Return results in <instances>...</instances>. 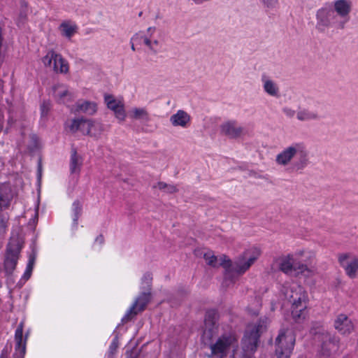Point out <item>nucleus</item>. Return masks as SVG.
I'll return each mask as SVG.
<instances>
[{"mask_svg": "<svg viewBox=\"0 0 358 358\" xmlns=\"http://www.w3.org/2000/svg\"><path fill=\"white\" fill-rule=\"evenodd\" d=\"M52 104L50 100H43L40 105L41 117H46L51 109Z\"/></svg>", "mask_w": 358, "mask_h": 358, "instance_id": "obj_38", "label": "nucleus"}, {"mask_svg": "<svg viewBox=\"0 0 358 358\" xmlns=\"http://www.w3.org/2000/svg\"><path fill=\"white\" fill-rule=\"evenodd\" d=\"M334 10L331 7H323L317 10L316 13V29L319 32L323 33L329 27L331 20L336 18Z\"/></svg>", "mask_w": 358, "mask_h": 358, "instance_id": "obj_7", "label": "nucleus"}, {"mask_svg": "<svg viewBox=\"0 0 358 358\" xmlns=\"http://www.w3.org/2000/svg\"><path fill=\"white\" fill-rule=\"evenodd\" d=\"M57 57V65L59 64V68H58V71L61 73H66L69 71V64L62 57L60 54H58Z\"/></svg>", "mask_w": 358, "mask_h": 358, "instance_id": "obj_39", "label": "nucleus"}, {"mask_svg": "<svg viewBox=\"0 0 358 358\" xmlns=\"http://www.w3.org/2000/svg\"><path fill=\"white\" fill-rule=\"evenodd\" d=\"M262 2L267 7H273L274 6L275 1V0H262Z\"/></svg>", "mask_w": 358, "mask_h": 358, "instance_id": "obj_49", "label": "nucleus"}, {"mask_svg": "<svg viewBox=\"0 0 358 358\" xmlns=\"http://www.w3.org/2000/svg\"><path fill=\"white\" fill-rule=\"evenodd\" d=\"M131 50H132L133 51H135V50H136V49H135V47H134V43H133L132 42H131Z\"/></svg>", "mask_w": 358, "mask_h": 358, "instance_id": "obj_58", "label": "nucleus"}, {"mask_svg": "<svg viewBox=\"0 0 358 358\" xmlns=\"http://www.w3.org/2000/svg\"><path fill=\"white\" fill-rule=\"evenodd\" d=\"M190 120V115L182 110H178L176 113L172 115L170 117V122L174 127H186Z\"/></svg>", "mask_w": 358, "mask_h": 358, "instance_id": "obj_18", "label": "nucleus"}, {"mask_svg": "<svg viewBox=\"0 0 358 358\" xmlns=\"http://www.w3.org/2000/svg\"><path fill=\"white\" fill-rule=\"evenodd\" d=\"M12 348V345H10L8 348V345H6L3 349L1 350L0 358H8L10 350Z\"/></svg>", "mask_w": 358, "mask_h": 358, "instance_id": "obj_46", "label": "nucleus"}, {"mask_svg": "<svg viewBox=\"0 0 358 358\" xmlns=\"http://www.w3.org/2000/svg\"><path fill=\"white\" fill-rule=\"evenodd\" d=\"M127 358H138V354L134 353L132 351L127 352Z\"/></svg>", "mask_w": 358, "mask_h": 358, "instance_id": "obj_51", "label": "nucleus"}, {"mask_svg": "<svg viewBox=\"0 0 358 358\" xmlns=\"http://www.w3.org/2000/svg\"><path fill=\"white\" fill-rule=\"evenodd\" d=\"M23 329L24 322H20L17 325L15 332V352L13 354V358H24L26 353V343L27 339L29 334V331L25 333L24 338L23 339Z\"/></svg>", "mask_w": 358, "mask_h": 358, "instance_id": "obj_8", "label": "nucleus"}, {"mask_svg": "<svg viewBox=\"0 0 358 358\" xmlns=\"http://www.w3.org/2000/svg\"><path fill=\"white\" fill-rule=\"evenodd\" d=\"M345 358V357H344Z\"/></svg>", "mask_w": 358, "mask_h": 358, "instance_id": "obj_63", "label": "nucleus"}, {"mask_svg": "<svg viewBox=\"0 0 358 358\" xmlns=\"http://www.w3.org/2000/svg\"><path fill=\"white\" fill-rule=\"evenodd\" d=\"M218 326L203 325V332L201 336V341L205 346H209L213 343V339L217 335Z\"/></svg>", "mask_w": 358, "mask_h": 358, "instance_id": "obj_21", "label": "nucleus"}, {"mask_svg": "<svg viewBox=\"0 0 358 358\" xmlns=\"http://www.w3.org/2000/svg\"><path fill=\"white\" fill-rule=\"evenodd\" d=\"M236 341V339L232 335L222 334L215 343H213L208 346L211 350L210 356H217L219 358L225 357L230 347Z\"/></svg>", "mask_w": 358, "mask_h": 358, "instance_id": "obj_5", "label": "nucleus"}, {"mask_svg": "<svg viewBox=\"0 0 358 358\" xmlns=\"http://www.w3.org/2000/svg\"><path fill=\"white\" fill-rule=\"evenodd\" d=\"M141 292H152V275L150 272H146L144 273L141 278Z\"/></svg>", "mask_w": 358, "mask_h": 358, "instance_id": "obj_31", "label": "nucleus"}, {"mask_svg": "<svg viewBox=\"0 0 358 358\" xmlns=\"http://www.w3.org/2000/svg\"><path fill=\"white\" fill-rule=\"evenodd\" d=\"M82 166V158L78 155L76 148L71 149V160H70V172L71 173H79Z\"/></svg>", "mask_w": 358, "mask_h": 358, "instance_id": "obj_23", "label": "nucleus"}, {"mask_svg": "<svg viewBox=\"0 0 358 358\" xmlns=\"http://www.w3.org/2000/svg\"><path fill=\"white\" fill-rule=\"evenodd\" d=\"M8 221V214L3 213V211H0V236L4 235L6 233Z\"/></svg>", "mask_w": 358, "mask_h": 358, "instance_id": "obj_36", "label": "nucleus"}, {"mask_svg": "<svg viewBox=\"0 0 358 358\" xmlns=\"http://www.w3.org/2000/svg\"><path fill=\"white\" fill-rule=\"evenodd\" d=\"M58 53H57L53 50H50L48 52L47 55L43 57L42 61L45 66H50L52 64H53V69L57 73L58 71V66H57V57Z\"/></svg>", "mask_w": 358, "mask_h": 358, "instance_id": "obj_28", "label": "nucleus"}, {"mask_svg": "<svg viewBox=\"0 0 358 358\" xmlns=\"http://www.w3.org/2000/svg\"><path fill=\"white\" fill-rule=\"evenodd\" d=\"M321 341V349L320 354L325 357H329L333 352L338 350L340 338L334 334L328 331L323 332L320 335Z\"/></svg>", "mask_w": 358, "mask_h": 358, "instance_id": "obj_6", "label": "nucleus"}, {"mask_svg": "<svg viewBox=\"0 0 358 358\" xmlns=\"http://www.w3.org/2000/svg\"><path fill=\"white\" fill-rule=\"evenodd\" d=\"M236 122L235 121H228L223 123L220 126L221 133L229 138L234 139L238 138L243 132V127H236Z\"/></svg>", "mask_w": 358, "mask_h": 358, "instance_id": "obj_16", "label": "nucleus"}, {"mask_svg": "<svg viewBox=\"0 0 358 358\" xmlns=\"http://www.w3.org/2000/svg\"><path fill=\"white\" fill-rule=\"evenodd\" d=\"M293 271L296 272V275H303L305 277H309L312 273L311 270L305 264L299 262H293Z\"/></svg>", "mask_w": 358, "mask_h": 358, "instance_id": "obj_32", "label": "nucleus"}, {"mask_svg": "<svg viewBox=\"0 0 358 358\" xmlns=\"http://www.w3.org/2000/svg\"><path fill=\"white\" fill-rule=\"evenodd\" d=\"M60 28H61L62 34L64 36L70 38L76 32L77 26L76 25H70L66 22H62L60 25Z\"/></svg>", "mask_w": 358, "mask_h": 358, "instance_id": "obj_35", "label": "nucleus"}, {"mask_svg": "<svg viewBox=\"0 0 358 358\" xmlns=\"http://www.w3.org/2000/svg\"><path fill=\"white\" fill-rule=\"evenodd\" d=\"M280 269L285 273H289L293 271V263H291L288 259H284L280 264Z\"/></svg>", "mask_w": 358, "mask_h": 358, "instance_id": "obj_43", "label": "nucleus"}, {"mask_svg": "<svg viewBox=\"0 0 358 358\" xmlns=\"http://www.w3.org/2000/svg\"><path fill=\"white\" fill-rule=\"evenodd\" d=\"M142 15H143V12H142V11H141V12L138 13V16H139V17H141V16H142Z\"/></svg>", "mask_w": 358, "mask_h": 358, "instance_id": "obj_61", "label": "nucleus"}, {"mask_svg": "<svg viewBox=\"0 0 358 358\" xmlns=\"http://www.w3.org/2000/svg\"><path fill=\"white\" fill-rule=\"evenodd\" d=\"M133 318L132 316L129 315L127 313L124 315V317L122 319V322L123 323L128 322L129 321L131 320Z\"/></svg>", "mask_w": 358, "mask_h": 358, "instance_id": "obj_50", "label": "nucleus"}, {"mask_svg": "<svg viewBox=\"0 0 358 358\" xmlns=\"http://www.w3.org/2000/svg\"><path fill=\"white\" fill-rule=\"evenodd\" d=\"M157 187L159 189L164 190L166 193L172 194L178 191L176 186L166 184L164 182H158Z\"/></svg>", "mask_w": 358, "mask_h": 358, "instance_id": "obj_41", "label": "nucleus"}, {"mask_svg": "<svg viewBox=\"0 0 358 358\" xmlns=\"http://www.w3.org/2000/svg\"><path fill=\"white\" fill-rule=\"evenodd\" d=\"M140 312L141 311L138 310V306L137 305V301H134L127 313L134 317Z\"/></svg>", "mask_w": 358, "mask_h": 358, "instance_id": "obj_45", "label": "nucleus"}, {"mask_svg": "<svg viewBox=\"0 0 358 358\" xmlns=\"http://www.w3.org/2000/svg\"><path fill=\"white\" fill-rule=\"evenodd\" d=\"M94 126V121L84 117L73 119L70 126V130L72 133L78 131L82 132L83 135H91V129Z\"/></svg>", "mask_w": 358, "mask_h": 358, "instance_id": "obj_11", "label": "nucleus"}, {"mask_svg": "<svg viewBox=\"0 0 358 358\" xmlns=\"http://www.w3.org/2000/svg\"><path fill=\"white\" fill-rule=\"evenodd\" d=\"M350 19V17H347L345 18H343V20H341L338 22L336 23V28L338 29H343L345 26V23L348 22Z\"/></svg>", "mask_w": 358, "mask_h": 358, "instance_id": "obj_47", "label": "nucleus"}, {"mask_svg": "<svg viewBox=\"0 0 358 358\" xmlns=\"http://www.w3.org/2000/svg\"><path fill=\"white\" fill-rule=\"evenodd\" d=\"M30 142L27 145V150L30 154H34L40 148V142L36 134H30Z\"/></svg>", "mask_w": 358, "mask_h": 358, "instance_id": "obj_34", "label": "nucleus"}, {"mask_svg": "<svg viewBox=\"0 0 358 358\" xmlns=\"http://www.w3.org/2000/svg\"><path fill=\"white\" fill-rule=\"evenodd\" d=\"M36 259V251L33 249L29 255V260L27 264L26 270L22 276V280L27 281L28 280L32 274L34 266Z\"/></svg>", "mask_w": 358, "mask_h": 358, "instance_id": "obj_24", "label": "nucleus"}, {"mask_svg": "<svg viewBox=\"0 0 358 358\" xmlns=\"http://www.w3.org/2000/svg\"><path fill=\"white\" fill-rule=\"evenodd\" d=\"M299 145V143H295L279 153L275 159L277 164L283 166L288 164L292 159L296 155Z\"/></svg>", "mask_w": 358, "mask_h": 358, "instance_id": "obj_15", "label": "nucleus"}, {"mask_svg": "<svg viewBox=\"0 0 358 358\" xmlns=\"http://www.w3.org/2000/svg\"><path fill=\"white\" fill-rule=\"evenodd\" d=\"M119 346V338L118 333H116L115 336L114 337L112 343L109 346L108 350V357H113L117 352V349Z\"/></svg>", "mask_w": 358, "mask_h": 358, "instance_id": "obj_42", "label": "nucleus"}, {"mask_svg": "<svg viewBox=\"0 0 358 358\" xmlns=\"http://www.w3.org/2000/svg\"><path fill=\"white\" fill-rule=\"evenodd\" d=\"M203 258L207 261V264L213 268L221 266L220 265V262L217 264V257L214 255H210L209 252H207L204 254Z\"/></svg>", "mask_w": 358, "mask_h": 358, "instance_id": "obj_40", "label": "nucleus"}, {"mask_svg": "<svg viewBox=\"0 0 358 358\" xmlns=\"http://www.w3.org/2000/svg\"><path fill=\"white\" fill-rule=\"evenodd\" d=\"M152 293L141 292L134 301H137L138 310L143 311L151 301Z\"/></svg>", "mask_w": 358, "mask_h": 358, "instance_id": "obj_29", "label": "nucleus"}, {"mask_svg": "<svg viewBox=\"0 0 358 358\" xmlns=\"http://www.w3.org/2000/svg\"><path fill=\"white\" fill-rule=\"evenodd\" d=\"M140 312L141 311L138 310V306L137 305V301H134L127 313L134 317Z\"/></svg>", "mask_w": 358, "mask_h": 358, "instance_id": "obj_44", "label": "nucleus"}, {"mask_svg": "<svg viewBox=\"0 0 358 358\" xmlns=\"http://www.w3.org/2000/svg\"><path fill=\"white\" fill-rule=\"evenodd\" d=\"M296 155L297 157L296 160L293 164V166L297 171L302 170L306 167L309 163L308 151L302 143H299Z\"/></svg>", "mask_w": 358, "mask_h": 358, "instance_id": "obj_17", "label": "nucleus"}, {"mask_svg": "<svg viewBox=\"0 0 358 358\" xmlns=\"http://www.w3.org/2000/svg\"><path fill=\"white\" fill-rule=\"evenodd\" d=\"M72 210H73V224L72 227L73 229H77L78 224V219L82 215L83 212V205L81 202L76 199L73 201L72 204Z\"/></svg>", "mask_w": 358, "mask_h": 358, "instance_id": "obj_26", "label": "nucleus"}, {"mask_svg": "<svg viewBox=\"0 0 358 358\" xmlns=\"http://www.w3.org/2000/svg\"><path fill=\"white\" fill-rule=\"evenodd\" d=\"M14 192L9 182H0V211L9 208Z\"/></svg>", "mask_w": 358, "mask_h": 358, "instance_id": "obj_9", "label": "nucleus"}, {"mask_svg": "<svg viewBox=\"0 0 358 358\" xmlns=\"http://www.w3.org/2000/svg\"><path fill=\"white\" fill-rule=\"evenodd\" d=\"M8 127H6V129H5V133H8Z\"/></svg>", "mask_w": 358, "mask_h": 358, "instance_id": "obj_62", "label": "nucleus"}, {"mask_svg": "<svg viewBox=\"0 0 358 358\" xmlns=\"http://www.w3.org/2000/svg\"><path fill=\"white\" fill-rule=\"evenodd\" d=\"M13 122H14V120H13V117H9L8 120V124L9 126H11L12 124H13Z\"/></svg>", "mask_w": 358, "mask_h": 358, "instance_id": "obj_56", "label": "nucleus"}, {"mask_svg": "<svg viewBox=\"0 0 358 358\" xmlns=\"http://www.w3.org/2000/svg\"><path fill=\"white\" fill-rule=\"evenodd\" d=\"M41 169H42L41 161V159H39L38 164V172L39 178H41Z\"/></svg>", "mask_w": 358, "mask_h": 358, "instance_id": "obj_54", "label": "nucleus"}, {"mask_svg": "<svg viewBox=\"0 0 358 358\" xmlns=\"http://www.w3.org/2000/svg\"><path fill=\"white\" fill-rule=\"evenodd\" d=\"M218 326L203 325V332L201 336V341L205 346H209L213 343V339L217 335Z\"/></svg>", "mask_w": 358, "mask_h": 358, "instance_id": "obj_20", "label": "nucleus"}, {"mask_svg": "<svg viewBox=\"0 0 358 358\" xmlns=\"http://www.w3.org/2000/svg\"><path fill=\"white\" fill-rule=\"evenodd\" d=\"M96 241L99 242L100 244L103 243L104 241V238L102 234L99 235L96 238Z\"/></svg>", "mask_w": 358, "mask_h": 358, "instance_id": "obj_53", "label": "nucleus"}, {"mask_svg": "<svg viewBox=\"0 0 358 358\" xmlns=\"http://www.w3.org/2000/svg\"><path fill=\"white\" fill-rule=\"evenodd\" d=\"M349 258L348 253H343L338 255V263L343 267L346 274L350 278H354L356 277L358 271V259L355 258L350 263L346 264V260Z\"/></svg>", "mask_w": 358, "mask_h": 358, "instance_id": "obj_13", "label": "nucleus"}, {"mask_svg": "<svg viewBox=\"0 0 358 358\" xmlns=\"http://www.w3.org/2000/svg\"><path fill=\"white\" fill-rule=\"evenodd\" d=\"M267 318L260 317L251 328L245 330L242 338L241 358H254L262 334L266 331Z\"/></svg>", "mask_w": 358, "mask_h": 358, "instance_id": "obj_2", "label": "nucleus"}, {"mask_svg": "<svg viewBox=\"0 0 358 358\" xmlns=\"http://www.w3.org/2000/svg\"><path fill=\"white\" fill-rule=\"evenodd\" d=\"M130 117L132 119L141 120L145 122H149L150 120L148 111L144 108H134L131 111V114H130Z\"/></svg>", "mask_w": 358, "mask_h": 358, "instance_id": "obj_30", "label": "nucleus"}, {"mask_svg": "<svg viewBox=\"0 0 358 358\" xmlns=\"http://www.w3.org/2000/svg\"><path fill=\"white\" fill-rule=\"evenodd\" d=\"M155 30V27H150L148 29V31L150 32V31H154Z\"/></svg>", "mask_w": 358, "mask_h": 358, "instance_id": "obj_57", "label": "nucleus"}, {"mask_svg": "<svg viewBox=\"0 0 358 358\" xmlns=\"http://www.w3.org/2000/svg\"><path fill=\"white\" fill-rule=\"evenodd\" d=\"M288 300L292 303L291 308H298L307 306L308 298L306 292L299 287L295 290L292 289V294L288 296Z\"/></svg>", "mask_w": 358, "mask_h": 358, "instance_id": "obj_12", "label": "nucleus"}, {"mask_svg": "<svg viewBox=\"0 0 358 358\" xmlns=\"http://www.w3.org/2000/svg\"><path fill=\"white\" fill-rule=\"evenodd\" d=\"M335 329L341 334H349L353 329V324L345 314H340L334 320Z\"/></svg>", "mask_w": 358, "mask_h": 358, "instance_id": "obj_14", "label": "nucleus"}, {"mask_svg": "<svg viewBox=\"0 0 358 358\" xmlns=\"http://www.w3.org/2000/svg\"><path fill=\"white\" fill-rule=\"evenodd\" d=\"M219 319V314L216 309H208L206 311L204 317V324L209 326H218L217 320Z\"/></svg>", "mask_w": 358, "mask_h": 358, "instance_id": "obj_25", "label": "nucleus"}, {"mask_svg": "<svg viewBox=\"0 0 358 358\" xmlns=\"http://www.w3.org/2000/svg\"><path fill=\"white\" fill-rule=\"evenodd\" d=\"M295 334L287 329H280L275 338L277 358H290L295 345Z\"/></svg>", "mask_w": 358, "mask_h": 358, "instance_id": "obj_4", "label": "nucleus"}, {"mask_svg": "<svg viewBox=\"0 0 358 358\" xmlns=\"http://www.w3.org/2000/svg\"><path fill=\"white\" fill-rule=\"evenodd\" d=\"M264 90L266 93L271 96H277L278 88L276 85L271 80H268L264 85Z\"/></svg>", "mask_w": 358, "mask_h": 358, "instance_id": "obj_37", "label": "nucleus"}, {"mask_svg": "<svg viewBox=\"0 0 358 358\" xmlns=\"http://www.w3.org/2000/svg\"><path fill=\"white\" fill-rule=\"evenodd\" d=\"M24 244V238L21 234L17 233L12 234L6 245L3 256V272L8 285L15 282L13 274L17 268Z\"/></svg>", "mask_w": 358, "mask_h": 358, "instance_id": "obj_1", "label": "nucleus"}, {"mask_svg": "<svg viewBox=\"0 0 358 358\" xmlns=\"http://www.w3.org/2000/svg\"><path fill=\"white\" fill-rule=\"evenodd\" d=\"M68 94H69L68 90H64V91L62 92L61 93H59V98H60V99H63V98H64V97H65Z\"/></svg>", "mask_w": 358, "mask_h": 358, "instance_id": "obj_55", "label": "nucleus"}, {"mask_svg": "<svg viewBox=\"0 0 358 358\" xmlns=\"http://www.w3.org/2000/svg\"><path fill=\"white\" fill-rule=\"evenodd\" d=\"M283 112L285 113V115L289 117H292L294 114L295 111L291 108H283Z\"/></svg>", "mask_w": 358, "mask_h": 358, "instance_id": "obj_48", "label": "nucleus"}, {"mask_svg": "<svg viewBox=\"0 0 358 358\" xmlns=\"http://www.w3.org/2000/svg\"><path fill=\"white\" fill-rule=\"evenodd\" d=\"M22 6H27V3L25 1L22 2Z\"/></svg>", "mask_w": 358, "mask_h": 358, "instance_id": "obj_59", "label": "nucleus"}, {"mask_svg": "<svg viewBox=\"0 0 358 358\" xmlns=\"http://www.w3.org/2000/svg\"><path fill=\"white\" fill-rule=\"evenodd\" d=\"M296 117L300 121H307L317 119L318 115L317 113L311 112L307 109H303L297 113Z\"/></svg>", "mask_w": 358, "mask_h": 358, "instance_id": "obj_33", "label": "nucleus"}, {"mask_svg": "<svg viewBox=\"0 0 358 358\" xmlns=\"http://www.w3.org/2000/svg\"><path fill=\"white\" fill-rule=\"evenodd\" d=\"M153 43L155 44V45H157L158 44V41H157V40L154 41Z\"/></svg>", "mask_w": 358, "mask_h": 358, "instance_id": "obj_60", "label": "nucleus"}, {"mask_svg": "<svg viewBox=\"0 0 358 358\" xmlns=\"http://www.w3.org/2000/svg\"><path fill=\"white\" fill-rule=\"evenodd\" d=\"M97 110V105L94 101L79 100L76 103V113H84L90 115H94Z\"/></svg>", "mask_w": 358, "mask_h": 358, "instance_id": "obj_19", "label": "nucleus"}, {"mask_svg": "<svg viewBox=\"0 0 358 358\" xmlns=\"http://www.w3.org/2000/svg\"><path fill=\"white\" fill-rule=\"evenodd\" d=\"M334 11L342 18L349 17L351 11L352 3L348 0H336L334 2Z\"/></svg>", "mask_w": 358, "mask_h": 358, "instance_id": "obj_22", "label": "nucleus"}, {"mask_svg": "<svg viewBox=\"0 0 358 358\" xmlns=\"http://www.w3.org/2000/svg\"><path fill=\"white\" fill-rule=\"evenodd\" d=\"M144 43L149 47V48L152 50H153V48L152 47V41L147 37L144 38Z\"/></svg>", "mask_w": 358, "mask_h": 358, "instance_id": "obj_52", "label": "nucleus"}, {"mask_svg": "<svg viewBox=\"0 0 358 358\" xmlns=\"http://www.w3.org/2000/svg\"><path fill=\"white\" fill-rule=\"evenodd\" d=\"M104 101L108 108L115 113V117L120 121H124L126 117V113L124 105L121 101H117L113 95L107 94L104 95Z\"/></svg>", "mask_w": 358, "mask_h": 358, "instance_id": "obj_10", "label": "nucleus"}, {"mask_svg": "<svg viewBox=\"0 0 358 358\" xmlns=\"http://www.w3.org/2000/svg\"><path fill=\"white\" fill-rule=\"evenodd\" d=\"M257 256H250L243 263L235 262L234 263L225 255L220 257V265L224 269V278L229 280H234L238 275H243L257 260Z\"/></svg>", "mask_w": 358, "mask_h": 358, "instance_id": "obj_3", "label": "nucleus"}, {"mask_svg": "<svg viewBox=\"0 0 358 358\" xmlns=\"http://www.w3.org/2000/svg\"><path fill=\"white\" fill-rule=\"evenodd\" d=\"M307 306H303L298 308H291L292 318L296 323H301L307 315Z\"/></svg>", "mask_w": 358, "mask_h": 358, "instance_id": "obj_27", "label": "nucleus"}]
</instances>
